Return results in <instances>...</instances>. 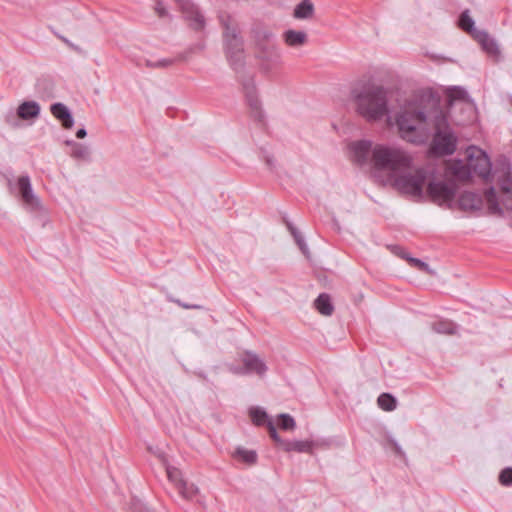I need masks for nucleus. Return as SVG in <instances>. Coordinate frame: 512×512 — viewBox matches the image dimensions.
<instances>
[{
    "label": "nucleus",
    "mask_w": 512,
    "mask_h": 512,
    "mask_svg": "<svg viewBox=\"0 0 512 512\" xmlns=\"http://www.w3.org/2000/svg\"><path fill=\"white\" fill-rule=\"evenodd\" d=\"M355 111L367 122H378L389 115L388 91L382 85L363 83L353 87Z\"/></svg>",
    "instance_id": "f257e3e1"
},
{
    "label": "nucleus",
    "mask_w": 512,
    "mask_h": 512,
    "mask_svg": "<svg viewBox=\"0 0 512 512\" xmlns=\"http://www.w3.org/2000/svg\"><path fill=\"white\" fill-rule=\"evenodd\" d=\"M433 111H427L421 103H408L396 117L400 136L411 143H421L430 134L428 119L433 121Z\"/></svg>",
    "instance_id": "f03ea898"
},
{
    "label": "nucleus",
    "mask_w": 512,
    "mask_h": 512,
    "mask_svg": "<svg viewBox=\"0 0 512 512\" xmlns=\"http://www.w3.org/2000/svg\"><path fill=\"white\" fill-rule=\"evenodd\" d=\"M223 28L224 51L231 67L239 72L244 67L245 51L244 41L240 36V28L237 21L227 13L219 16Z\"/></svg>",
    "instance_id": "7ed1b4c3"
},
{
    "label": "nucleus",
    "mask_w": 512,
    "mask_h": 512,
    "mask_svg": "<svg viewBox=\"0 0 512 512\" xmlns=\"http://www.w3.org/2000/svg\"><path fill=\"white\" fill-rule=\"evenodd\" d=\"M411 156L404 150L386 145H376L372 149L371 164L375 171L386 172L390 180L409 168Z\"/></svg>",
    "instance_id": "20e7f679"
},
{
    "label": "nucleus",
    "mask_w": 512,
    "mask_h": 512,
    "mask_svg": "<svg viewBox=\"0 0 512 512\" xmlns=\"http://www.w3.org/2000/svg\"><path fill=\"white\" fill-rule=\"evenodd\" d=\"M431 108H434L433 126L435 135L433 138V149L440 155H451L456 150V136L451 132L445 113L439 108L438 102L429 99Z\"/></svg>",
    "instance_id": "39448f33"
},
{
    "label": "nucleus",
    "mask_w": 512,
    "mask_h": 512,
    "mask_svg": "<svg viewBox=\"0 0 512 512\" xmlns=\"http://www.w3.org/2000/svg\"><path fill=\"white\" fill-rule=\"evenodd\" d=\"M427 181V171L424 168L413 167L397 173L392 179L393 187L403 195L414 200H421L425 197L424 185Z\"/></svg>",
    "instance_id": "423d86ee"
},
{
    "label": "nucleus",
    "mask_w": 512,
    "mask_h": 512,
    "mask_svg": "<svg viewBox=\"0 0 512 512\" xmlns=\"http://www.w3.org/2000/svg\"><path fill=\"white\" fill-rule=\"evenodd\" d=\"M498 182L500 185V200L493 187L485 192V198L489 212L501 215L503 209L512 210V178L510 177V165L506 162L502 163V175L498 177Z\"/></svg>",
    "instance_id": "0eeeda50"
},
{
    "label": "nucleus",
    "mask_w": 512,
    "mask_h": 512,
    "mask_svg": "<svg viewBox=\"0 0 512 512\" xmlns=\"http://www.w3.org/2000/svg\"><path fill=\"white\" fill-rule=\"evenodd\" d=\"M457 191V186L452 181H429L426 195L437 205L452 203Z\"/></svg>",
    "instance_id": "6e6552de"
},
{
    "label": "nucleus",
    "mask_w": 512,
    "mask_h": 512,
    "mask_svg": "<svg viewBox=\"0 0 512 512\" xmlns=\"http://www.w3.org/2000/svg\"><path fill=\"white\" fill-rule=\"evenodd\" d=\"M183 14L184 20L188 26L196 31L201 32L206 26V20L200 9L191 0H175Z\"/></svg>",
    "instance_id": "1a4fd4ad"
},
{
    "label": "nucleus",
    "mask_w": 512,
    "mask_h": 512,
    "mask_svg": "<svg viewBox=\"0 0 512 512\" xmlns=\"http://www.w3.org/2000/svg\"><path fill=\"white\" fill-rule=\"evenodd\" d=\"M468 152L469 170H472L483 179L488 180L491 174V162L487 154L476 147H470Z\"/></svg>",
    "instance_id": "9d476101"
},
{
    "label": "nucleus",
    "mask_w": 512,
    "mask_h": 512,
    "mask_svg": "<svg viewBox=\"0 0 512 512\" xmlns=\"http://www.w3.org/2000/svg\"><path fill=\"white\" fill-rule=\"evenodd\" d=\"M18 194L26 208L31 211L41 209V202L34 194L29 176H20L17 180Z\"/></svg>",
    "instance_id": "9b49d317"
},
{
    "label": "nucleus",
    "mask_w": 512,
    "mask_h": 512,
    "mask_svg": "<svg viewBox=\"0 0 512 512\" xmlns=\"http://www.w3.org/2000/svg\"><path fill=\"white\" fill-rule=\"evenodd\" d=\"M166 473L169 481L175 485L183 498L192 499L198 493V488L194 484H189L178 468L168 465Z\"/></svg>",
    "instance_id": "f8f14e48"
},
{
    "label": "nucleus",
    "mask_w": 512,
    "mask_h": 512,
    "mask_svg": "<svg viewBox=\"0 0 512 512\" xmlns=\"http://www.w3.org/2000/svg\"><path fill=\"white\" fill-rule=\"evenodd\" d=\"M256 57L261 60L263 69L268 71L280 62L281 54L274 43H268L256 48Z\"/></svg>",
    "instance_id": "ddd939ff"
},
{
    "label": "nucleus",
    "mask_w": 512,
    "mask_h": 512,
    "mask_svg": "<svg viewBox=\"0 0 512 512\" xmlns=\"http://www.w3.org/2000/svg\"><path fill=\"white\" fill-rule=\"evenodd\" d=\"M242 363L245 366L246 373H255L260 377L264 376L268 370L265 362L253 352H246Z\"/></svg>",
    "instance_id": "4468645a"
},
{
    "label": "nucleus",
    "mask_w": 512,
    "mask_h": 512,
    "mask_svg": "<svg viewBox=\"0 0 512 512\" xmlns=\"http://www.w3.org/2000/svg\"><path fill=\"white\" fill-rule=\"evenodd\" d=\"M448 107L451 109L456 103L465 106L470 113L473 112L472 101L467 92L461 87H451L446 91Z\"/></svg>",
    "instance_id": "2eb2a0df"
},
{
    "label": "nucleus",
    "mask_w": 512,
    "mask_h": 512,
    "mask_svg": "<svg viewBox=\"0 0 512 512\" xmlns=\"http://www.w3.org/2000/svg\"><path fill=\"white\" fill-rule=\"evenodd\" d=\"M351 151L354 154V159L358 164L367 163L369 157H372V142L361 140L354 142L350 145Z\"/></svg>",
    "instance_id": "dca6fc26"
},
{
    "label": "nucleus",
    "mask_w": 512,
    "mask_h": 512,
    "mask_svg": "<svg viewBox=\"0 0 512 512\" xmlns=\"http://www.w3.org/2000/svg\"><path fill=\"white\" fill-rule=\"evenodd\" d=\"M51 114L62 123L65 129H71L74 125V118L66 105L57 102L50 107Z\"/></svg>",
    "instance_id": "f3484780"
},
{
    "label": "nucleus",
    "mask_w": 512,
    "mask_h": 512,
    "mask_svg": "<svg viewBox=\"0 0 512 512\" xmlns=\"http://www.w3.org/2000/svg\"><path fill=\"white\" fill-rule=\"evenodd\" d=\"M41 107L36 101H24L17 108V116L21 120L30 121L39 117Z\"/></svg>",
    "instance_id": "a211bd4d"
},
{
    "label": "nucleus",
    "mask_w": 512,
    "mask_h": 512,
    "mask_svg": "<svg viewBox=\"0 0 512 512\" xmlns=\"http://www.w3.org/2000/svg\"><path fill=\"white\" fill-rule=\"evenodd\" d=\"M458 204L464 211H475L481 208L482 198L477 193L466 191L460 195Z\"/></svg>",
    "instance_id": "6ab92c4d"
},
{
    "label": "nucleus",
    "mask_w": 512,
    "mask_h": 512,
    "mask_svg": "<svg viewBox=\"0 0 512 512\" xmlns=\"http://www.w3.org/2000/svg\"><path fill=\"white\" fill-rule=\"evenodd\" d=\"M476 38L480 42L482 48L492 57L498 59L500 49L497 42L486 32H478Z\"/></svg>",
    "instance_id": "aec40b11"
},
{
    "label": "nucleus",
    "mask_w": 512,
    "mask_h": 512,
    "mask_svg": "<svg viewBox=\"0 0 512 512\" xmlns=\"http://www.w3.org/2000/svg\"><path fill=\"white\" fill-rule=\"evenodd\" d=\"M313 446L314 442L309 440L286 441L283 443V449L286 452L311 453Z\"/></svg>",
    "instance_id": "412c9836"
},
{
    "label": "nucleus",
    "mask_w": 512,
    "mask_h": 512,
    "mask_svg": "<svg viewBox=\"0 0 512 512\" xmlns=\"http://www.w3.org/2000/svg\"><path fill=\"white\" fill-rule=\"evenodd\" d=\"M246 98L249 107L251 108V111L253 113V116L257 120H261L262 118V110H261V103L255 93V89L253 86H246Z\"/></svg>",
    "instance_id": "4be33fe9"
},
{
    "label": "nucleus",
    "mask_w": 512,
    "mask_h": 512,
    "mask_svg": "<svg viewBox=\"0 0 512 512\" xmlns=\"http://www.w3.org/2000/svg\"><path fill=\"white\" fill-rule=\"evenodd\" d=\"M284 41L290 47H301L307 42V34L304 31L287 30L284 33Z\"/></svg>",
    "instance_id": "5701e85b"
},
{
    "label": "nucleus",
    "mask_w": 512,
    "mask_h": 512,
    "mask_svg": "<svg viewBox=\"0 0 512 512\" xmlns=\"http://www.w3.org/2000/svg\"><path fill=\"white\" fill-rule=\"evenodd\" d=\"M314 14V5L310 0H302L294 8L293 16L296 19H310Z\"/></svg>",
    "instance_id": "b1692460"
},
{
    "label": "nucleus",
    "mask_w": 512,
    "mask_h": 512,
    "mask_svg": "<svg viewBox=\"0 0 512 512\" xmlns=\"http://www.w3.org/2000/svg\"><path fill=\"white\" fill-rule=\"evenodd\" d=\"M314 305L318 312L324 316H330L334 311V306L331 302V298L326 293L320 294L315 300Z\"/></svg>",
    "instance_id": "393cba45"
},
{
    "label": "nucleus",
    "mask_w": 512,
    "mask_h": 512,
    "mask_svg": "<svg viewBox=\"0 0 512 512\" xmlns=\"http://www.w3.org/2000/svg\"><path fill=\"white\" fill-rule=\"evenodd\" d=\"M252 35L256 48L268 43H272L271 39L273 38V34L266 28L256 27L252 30Z\"/></svg>",
    "instance_id": "a878e982"
},
{
    "label": "nucleus",
    "mask_w": 512,
    "mask_h": 512,
    "mask_svg": "<svg viewBox=\"0 0 512 512\" xmlns=\"http://www.w3.org/2000/svg\"><path fill=\"white\" fill-rule=\"evenodd\" d=\"M432 329L439 334L454 335L457 332L455 323L449 320H442L434 323Z\"/></svg>",
    "instance_id": "bb28decb"
},
{
    "label": "nucleus",
    "mask_w": 512,
    "mask_h": 512,
    "mask_svg": "<svg viewBox=\"0 0 512 512\" xmlns=\"http://www.w3.org/2000/svg\"><path fill=\"white\" fill-rule=\"evenodd\" d=\"M234 456L248 465L255 464L257 461V453L254 450H248L243 447H238Z\"/></svg>",
    "instance_id": "cd10ccee"
},
{
    "label": "nucleus",
    "mask_w": 512,
    "mask_h": 512,
    "mask_svg": "<svg viewBox=\"0 0 512 512\" xmlns=\"http://www.w3.org/2000/svg\"><path fill=\"white\" fill-rule=\"evenodd\" d=\"M378 406L384 411H393L396 409L397 401L389 393H382L377 399Z\"/></svg>",
    "instance_id": "c85d7f7f"
},
{
    "label": "nucleus",
    "mask_w": 512,
    "mask_h": 512,
    "mask_svg": "<svg viewBox=\"0 0 512 512\" xmlns=\"http://www.w3.org/2000/svg\"><path fill=\"white\" fill-rule=\"evenodd\" d=\"M71 156L77 160L89 161L90 150L87 146L80 143H73Z\"/></svg>",
    "instance_id": "c756f323"
},
{
    "label": "nucleus",
    "mask_w": 512,
    "mask_h": 512,
    "mask_svg": "<svg viewBox=\"0 0 512 512\" xmlns=\"http://www.w3.org/2000/svg\"><path fill=\"white\" fill-rule=\"evenodd\" d=\"M288 229L290 230L295 242L299 246L301 252L305 255L306 258L310 259L309 249L301 235V233L291 224L288 225Z\"/></svg>",
    "instance_id": "7c9ffc66"
},
{
    "label": "nucleus",
    "mask_w": 512,
    "mask_h": 512,
    "mask_svg": "<svg viewBox=\"0 0 512 512\" xmlns=\"http://www.w3.org/2000/svg\"><path fill=\"white\" fill-rule=\"evenodd\" d=\"M459 26L462 30L473 33L474 32V20L469 15V10H465L461 13L459 18Z\"/></svg>",
    "instance_id": "2f4dec72"
},
{
    "label": "nucleus",
    "mask_w": 512,
    "mask_h": 512,
    "mask_svg": "<svg viewBox=\"0 0 512 512\" xmlns=\"http://www.w3.org/2000/svg\"><path fill=\"white\" fill-rule=\"evenodd\" d=\"M250 416L252 418L253 423L257 426H261V425L267 426V421H270L268 419L267 413L263 409H260V408H252L250 410Z\"/></svg>",
    "instance_id": "473e14b6"
},
{
    "label": "nucleus",
    "mask_w": 512,
    "mask_h": 512,
    "mask_svg": "<svg viewBox=\"0 0 512 512\" xmlns=\"http://www.w3.org/2000/svg\"><path fill=\"white\" fill-rule=\"evenodd\" d=\"M450 170L453 175H455L458 179L465 180L468 179L470 176V170L469 167L462 164L461 162L454 163Z\"/></svg>",
    "instance_id": "72a5a7b5"
},
{
    "label": "nucleus",
    "mask_w": 512,
    "mask_h": 512,
    "mask_svg": "<svg viewBox=\"0 0 512 512\" xmlns=\"http://www.w3.org/2000/svg\"><path fill=\"white\" fill-rule=\"evenodd\" d=\"M407 261L409 262V264L411 266L417 268L418 270H420L428 275L436 274L434 269L430 268V266L426 262H424L418 258H407Z\"/></svg>",
    "instance_id": "f704fd0d"
},
{
    "label": "nucleus",
    "mask_w": 512,
    "mask_h": 512,
    "mask_svg": "<svg viewBox=\"0 0 512 512\" xmlns=\"http://www.w3.org/2000/svg\"><path fill=\"white\" fill-rule=\"evenodd\" d=\"M279 423L281 429L283 430H294L296 427V422L292 416L286 413H282L278 416Z\"/></svg>",
    "instance_id": "c9c22d12"
},
{
    "label": "nucleus",
    "mask_w": 512,
    "mask_h": 512,
    "mask_svg": "<svg viewBox=\"0 0 512 512\" xmlns=\"http://www.w3.org/2000/svg\"><path fill=\"white\" fill-rule=\"evenodd\" d=\"M267 429L269 432L270 437L275 441L276 444H278L280 447L283 448V443L286 442V440H283L276 430V427L272 421H267Z\"/></svg>",
    "instance_id": "e433bc0d"
},
{
    "label": "nucleus",
    "mask_w": 512,
    "mask_h": 512,
    "mask_svg": "<svg viewBox=\"0 0 512 512\" xmlns=\"http://www.w3.org/2000/svg\"><path fill=\"white\" fill-rule=\"evenodd\" d=\"M499 482L503 486L512 485V467H507L501 471L499 475Z\"/></svg>",
    "instance_id": "4c0bfd02"
},
{
    "label": "nucleus",
    "mask_w": 512,
    "mask_h": 512,
    "mask_svg": "<svg viewBox=\"0 0 512 512\" xmlns=\"http://www.w3.org/2000/svg\"><path fill=\"white\" fill-rule=\"evenodd\" d=\"M172 59H161L158 61L146 60V66L152 68L168 67L173 64Z\"/></svg>",
    "instance_id": "58836bf2"
},
{
    "label": "nucleus",
    "mask_w": 512,
    "mask_h": 512,
    "mask_svg": "<svg viewBox=\"0 0 512 512\" xmlns=\"http://www.w3.org/2000/svg\"><path fill=\"white\" fill-rule=\"evenodd\" d=\"M154 10H155L156 14L158 15V17H160V18H164L169 15L166 6L164 5V3L161 0H155Z\"/></svg>",
    "instance_id": "ea45409f"
},
{
    "label": "nucleus",
    "mask_w": 512,
    "mask_h": 512,
    "mask_svg": "<svg viewBox=\"0 0 512 512\" xmlns=\"http://www.w3.org/2000/svg\"><path fill=\"white\" fill-rule=\"evenodd\" d=\"M229 370L235 374V375H243V374H247L246 371H245V366L243 367H236V366H230L229 367Z\"/></svg>",
    "instance_id": "a19ab883"
},
{
    "label": "nucleus",
    "mask_w": 512,
    "mask_h": 512,
    "mask_svg": "<svg viewBox=\"0 0 512 512\" xmlns=\"http://www.w3.org/2000/svg\"><path fill=\"white\" fill-rule=\"evenodd\" d=\"M177 303H178L181 307H183V308H185V309H201V308H202V306H200V305H197V304L190 305V304H187V303H183V302H181V301H179V300H177Z\"/></svg>",
    "instance_id": "79ce46f5"
},
{
    "label": "nucleus",
    "mask_w": 512,
    "mask_h": 512,
    "mask_svg": "<svg viewBox=\"0 0 512 512\" xmlns=\"http://www.w3.org/2000/svg\"><path fill=\"white\" fill-rule=\"evenodd\" d=\"M131 512H149L148 509L142 505H133Z\"/></svg>",
    "instance_id": "37998d69"
},
{
    "label": "nucleus",
    "mask_w": 512,
    "mask_h": 512,
    "mask_svg": "<svg viewBox=\"0 0 512 512\" xmlns=\"http://www.w3.org/2000/svg\"><path fill=\"white\" fill-rule=\"evenodd\" d=\"M395 254L399 255L401 258L407 260V258H411L406 252H404L401 248L397 247L394 251Z\"/></svg>",
    "instance_id": "c03bdc74"
},
{
    "label": "nucleus",
    "mask_w": 512,
    "mask_h": 512,
    "mask_svg": "<svg viewBox=\"0 0 512 512\" xmlns=\"http://www.w3.org/2000/svg\"><path fill=\"white\" fill-rule=\"evenodd\" d=\"M86 135H87V132L84 128H81L76 132V137L79 139L86 137Z\"/></svg>",
    "instance_id": "a18cd8bd"
},
{
    "label": "nucleus",
    "mask_w": 512,
    "mask_h": 512,
    "mask_svg": "<svg viewBox=\"0 0 512 512\" xmlns=\"http://www.w3.org/2000/svg\"><path fill=\"white\" fill-rule=\"evenodd\" d=\"M394 448H395V452L397 454L403 455V452H402L401 448L397 444L394 445Z\"/></svg>",
    "instance_id": "49530a36"
},
{
    "label": "nucleus",
    "mask_w": 512,
    "mask_h": 512,
    "mask_svg": "<svg viewBox=\"0 0 512 512\" xmlns=\"http://www.w3.org/2000/svg\"><path fill=\"white\" fill-rule=\"evenodd\" d=\"M60 38H61V39H62V40L67 44V45H69L70 47H74V45H73L72 43H70V42H69V40H68V39H66L65 37L60 36Z\"/></svg>",
    "instance_id": "de8ad7c7"
},
{
    "label": "nucleus",
    "mask_w": 512,
    "mask_h": 512,
    "mask_svg": "<svg viewBox=\"0 0 512 512\" xmlns=\"http://www.w3.org/2000/svg\"><path fill=\"white\" fill-rule=\"evenodd\" d=\"M73 143H75L73 140H67L66 144L73 147Z\"/></svg>",
    "instance_id": "09e8293b"
},
{
    "label": "nucleus",
    "mask_w": 512,
    "mask_h": 512,
    "mask_svg": "<svg viewBox=\"0 0 512 512\" xmlns=\"http://www.w3.org/2000/svg\"><path fill=\"white\" fill-rule=\"evenodd\" d=\"M267 164H268L269 166H271V165H272L271 159H269V158L267 159Z\"/></svg>",
    "instance_id": "8fccbe9b"
}]
</instances>
